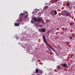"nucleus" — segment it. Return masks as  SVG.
<instances>
[{
    "label": "nucleus",
    "mask_w": 75,
    "mask_h": 75,
    "mask_svg": "<svg viewBox=\"0 0 75 75\" xmlns=\"http://www.w3.org/2000/svg\"><path fill=\"white\" fill-rule=\"evenodd\" d=\"M50 14L52 16H54L57 14V11L56 10H52L51 11Z\"/></svg>",
    "instance_id": "nucleus-1"
},
{
    "label": "nucleus",
    "mask_w": 75,
    "mask_h": 75,
    "mask_svg": "<svg viewBox=\"0 0 75 75\" xmlns=\"http://www.w3.org/2000/svg\"><path fill=\"white\" fill-rule=\"evenodd\" d=\"M38 30L39 31H40V32H41V33H42V32H45V31H46V29H45V28H40L39 29H38Z\"/></svg>",
    "instance_id": "nucleus-2"
},
{
    "label": "nucleus",
    "mask_w": 75,
    "mask_h": 75,
    "mask_svg": "<svg viewBox=\"0 0 75 75\" xmlns=\"http://www.w3.org/2000/svg\"><path fill=\"white\" fill-rule=\"evenodd\" d=\"M43 38L45 41V44L46 45H48V44H47V42L46 41V40H45V36H43Z\"/></svg>",
    "instance_id": "nucleus-3"
},
{
    "label": "nucleus",
    "mask_w": 75,
    "mask_h": 75,
    "mask_svg": "<svg viewBox=\"0 0 75 75\" xmlns=\"http://www.w3.org/2000/svg\"><path fill=\"white\" fill-rule=\"evenodd\" d=\"M69 15V13H64L63 14V16L64 17H67Z\"/></svg>",
    "instance_id": "nucleus-4"
},
{
    "label": "nucleus",
    "mask_w": 75,
    "mask_h": 75,
    "mask_svg": "<svg viewBox=\"0 0 75 75\" xmlns=\"http://www.w3.org/2000/svg\"><path fill=\"white\" fill-rule=\"evenodd\" d=\"M27 14V12L26 11H25L24 12V13H21L19 15V16H21V15L22 16H24V14Z\"/></svg>",
    "instance_id": "nucleus-5"
},
{
    "label": "nucleus",
    "mask_w": 75,
    "mask_h": 75,
    "mask_svg": "<svg viewBox=\"0 0 75 75\" xmlns=\"http://www.w3.org/2000/svg\"><path fill=\"white\" fill-rule=\"evenodd\" d=\"M42 21V18L40 17H38L37 18V21Z\"/></svg>",
    "instance_id": "nucleus-6"
},
{
    "label": "nucleus",
    "mask_w": 75,
    "mask_h": 75,
    "mask_svg": "<svg viewBox=\"0 0 75 75\" xmlns=\"http://www.w3.org/2000/svg\"><path fill=\"white\" fill-rule=\"evenodd\" d=\"M15 25L16 26H19L20 25L19 24L17 23H15Z\"/></svg>",
    "instance_id": "nucleus-7"
},
{
    "label": "nucleus",
    "mask_w": 75,
    "mask_h": 75,
    "mask_svg": "<svg viewBox=\"0 0 75 75\" xmlns=\"http://www.w3.org/2000/svg\"><path fill=\"white\" fill-rule=\"evenodd\" d=\"M33 20H34V21H37V18L35 17L33 18Z\"/></svg>",
    "instance_id": "nucleus-8"
},
{
    "label": "nucleus",
    "mask_w": 75,
    "mask_h": 75,
    "mask_svg": "<svg viewBox=\"0 0 75 75\" xmlns=\"http://www.w3.org/2000/svg\"><path fill=\"white\" fill-rule=\"evenodd\" d=\"M67 64L65 63L63 64V67H67Z\"/></svg>",
    "instance_id": "nucleus-9"
},
{
    "label": "nucleus",
    "mask_w": 75,
    "mask_h": 75,
    "mask_svg": "<svg viewBox=\"0 0 75 75\" xmlns=\"http://www.w3.org/2000/svg\"><path fill=\"white\" fill-rule=\"evenodd\" d=\"M48 47L50 48L51 50H52L53 51H54V49H53V48L51 47H50L48 45Z\"/></svg>",
    "instance_id": "nucleus-10"
},
{
    "label": "nucleus",
    "mask_w": 75,
    "mask_h": 75,
    "mask_svg": "<svg viewBox=\"0 0 75 75\" xmlns=\"http://www.w3.org/2000/svg\"><path fill=\"white\" fill-rule=\"evenodd\" d=\"M37 25L38 27H42V25H39L38 24Z\"/></svg>",
    "instance_id": "nucleus-11"
},
{
    "label": "nucleus",
    "mask_w": 75,
    "mask_h": 75,
    "mask_svg": "<svg viewBox=\"0 0 75 75\" xmlns=\"http://www.w3.org/2000/svg\"><path fill=\"white\" fill-rule=\"evenodd\" d=\"M67 6H69L70 5V4L69 3H67L66 4Z\"/></svg>",
    "instance_id": "nucleus-12"
},
{
    "label": "nucleus",
    "mask_w": 75,
    "mask_h": 75,
    "mask_svg": "<svg viewBox=\"0 0 75 75\" xmlns=\"http://www.w3.org/2000/svg\"><path fill=\"white\" fill-rule=\"evenodd\" d=\"M38 69H36V73H38Z\"/></svg>",
    "instance_id": "nucleus-13"
},
{
    "label": "nucleus",
    "mask_w": 75,
    "mask_h": 75,
    "mask_svg": "<svg viewBox=\"0 0 75 75\" xmlns=\"http://www.w3.org/2000/svg\"><path fill=\"white\" fill-rule=\"evenodd\" d=\"M57 69L58 70H59L60 69V67L59 66H58L57 67Z\"/></svg>",
    "instance_id": "nucleus-14"
},
{
    "label": "nucleus",
    "mask_w": 75,
    "mask_h": 75,
    "mask_svg": "<svg viewBox=\"0 0 75 75\" xmlns=\"http://www.w3.org/2000/svg\"><path fill=\"white\" fill-rule=\"evenodd\" d=\"M70 25H74V23H70Z\"/></svg>",
    "instance_id": "nucleus-15"
},
{
    "label": "nucleus",
    "mask_w": 75,
    "mask_h": 75,
    "mask_svg": "<svg viewBox=\"0 0 75 75\" xmlns=\"http://www.w3.org/2000/svg\"><path fill=\"white\" fill-rule=\"evenodd\" d=\"M48 49L49 51H51L52 50H51V49L49 47H48Z\"/></svg>",
    "instance_id": "nucleus-16"
},
{
    "label": "nucleus",
    "mask_w": 75,
    "mask_h": 75,
    "mask_svg": "<svg viewBox=\"0 0 75 75\" xmlns=\"http://www.w3.org/2000/svg\"><path fill=\"white\" fill-rule=\"evenodd\" d=\"M70 40H72V36H70Z\"/></svg>",
    "instance_id": "nucleus-17"
},
{
    "label": "nucleus",
    "mask_w": 75,
    "mask_h": 75,
    "mask_svg": "<svg viewBox=\"0 0 75 75\" xmlns=\"http://www.w3.org/2000/svg\"><path fill=\"white\" fill-rule=\"evenodd\" d=\"M58 1V0H55L54 3H56V2H57Z\"/></svg>",
    "instance_id": "nucleus-18"
},
{
    "label": "nucleus",
    "mask_w": 75,
    "mask_h": 75,
    "mask_svg": "<svg viewBox=\"0 0 75 75\" xmlns=\"http://www.w3.org/2000/svg\"><path fill=\"white\" fill-rule=\"evenodd\" d=\"M60 68H61V69H64V68L63 67H61Z\"/></svg>",
    "instance_id": "nucleus-19"
},
{
    "label": "nucleus",
    "mask_w": 75,
    "mask_h": 75,
    "mask_svg": "<svg viewBox=\"0 0 75 75\" xmlns=\"http://www.w3.org/2000/svg\"><path fill=\"white\" fill-rule=\"evenodd\" d=\"M40 74H41V73L42 72V71H40Z\"/></svg>",
    "instance_id": "nucleus-20"
},
{
    "label": "nucleus",
    "mask_w": 75,
    "mask_h": 75,
    "mask_svg": "<svg viewBox=\"0 0 75 75\" xmlns=\"http://www.w3.org/2000/svg\"><path fill=\"white\" fill-rule=\"evenodd\" d=\"M27 16H28L27 15L25 16V18H27Z\"/></svg>",
    "instance_id": "nucleus-21"
},
{
    "label": "nucleus",
    "mask_w": 75,
    "mask_h": 75,
    "mask_svg": "<svg viewBox=\"0 0 75 75\" xmlns=\"http://www.w3.org/2000/svg\"><path fill=\"white\" fill-rule=\"evenodd\" d=\"M21 47H23L24 48V46H23V45H22L21 46Z\"/></svg>",
    "instance_id": "nucleus-22"
},
{
    "label": "nucleus",
    "mask_w": 75,
    "mask_h": 75,
    "mask_svg": "<svg viewBox=\"0 0 75 75\" xmlns=\"http://www.w3.org/2000/svg\"><path fill=\"white\" fill-rule=\"evenodd\" d=\"M46 9H44V10H45Z\"/></svg>",
    "instance_id": "nucleus-23"
},
{
    "label": "nucleus",
    "mask_w": 75,
    "mask_h": 75,
    "mask_svg": "<svg viewBox=\"0 0 75 75\" xmlns=\"http://www.w3.org/2000/svg\"><path fill=\"white\" fill-rule=\"evenodd\" d=\"M42 22H43V23H44V21H43Z\"/></svg>",
    "instance_id": "nucleus-24"
},
{
    "label": "nucleus",
    "mask_w": 75,
    "mask_h": 75,
    "mask_svg": "<svg viewBox=\"0 0 75 75\" xmlns=\"http://www.w3.org/2000/svg\"><path fill=\"white\" fill-rule=\"evenodd\" d=\"M37 75H39V74H37Z\"/></svg>",
    "instance_id": "nucleus-25"
}]
</instances>
